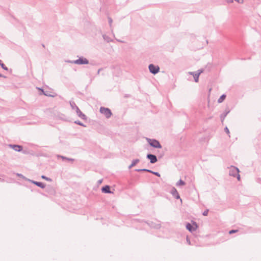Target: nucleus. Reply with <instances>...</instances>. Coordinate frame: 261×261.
I'll list each match as a JSON object with an SVG mask.
<instances>
[{"label":"nucleus","mask_w":261,"mask_h":261,"mask_svg":"<svg viewBox=\"0 0 261 261\" xmlns=\"http://www.w3.org/2000/svg\"><path fill=\"white\" fill-rule=\"evenodd\" d=\"M208 210H206L205 211H204L203 213H202V215L204 216H206L208 215Z\"/></svg>","instance_id":"27"},{"label":"nucleus","mask_w":261,"mask_h":261,"mask_svg":"<svg viewBox=\"0 0 261 261\" xmlns=\"http://www.w3.org/2000/svg\"><path fill=\"white\" fill-rule=\"evenodd\" d=\"M101 70H102V68H100V69H99L98 70V71H97V73H98V74H99V72H100V71Z\"/></svg>","instance_id":"33"},{"label":"nucleus","mask_w":261,"mask_h":261,"mask_svg":"<svg viewBox=\"0 0 261 261\" xmlns=\"http://www.w3.org/2000/svg\"><path fill=\"white\" fill-rule=\"evenodd\" d=\"M187 241L188 242V243H189V244H190V241L188 240V238H187Z\"/></svg>","instance_id":"34"},{"label":"nucleus","mask_w":261,"mask_h":261,"mask_svg":"<svg viewBox=\"0 0 261 261\" xmlns=\"http://www.w3.org/2000/svg\"><path fill=\"white\" fill-rule=\"evenodd\" d=\"M70 105L72 110H75L77 116L80 117L82 119L86 120V116L85 114H84L80 110L79 107L76 106L75 103L74 101H70Z\"/></svg>","instance_id":"1"},{"label":"nucleus","mask_w":261,"mask_h":261,"mask_svg":"<svg viewBox=\"0 0 261 261\" xmlns=\"http://www.w3.org/2000/svg\"><path fill=\"white\" fill-rule=\"evenodd\" d=\"M66 62L77 65H86L89 64V60L83 56L79 57L77 60L73 61L68 60Z\"/></svg>","instance_id":"2"},{"label":"nucleus","mask_w":261,"mask_h":261,"mask_svg":"<svg viewBox=\"0 0 261 261\" xmlns=\"http://www.w3.org/2000/svg\"><path fill=\"white\" fill-rule=\"evenodd\" d=\"M31 182L34 184V185H35L36 186L42 188V189H44L45 188V184L42 182H39V181H34V180H31Z\"/></svg>","instance_id":"13"},{"label":"nucleus","mask_w":261,"mask_h":261,"mask_svg":"<svg viewBox=\"0 0 261 261\" xmlns=\"http://www.w3.org/2000/svg\"><path fill=\"white\" fill-rule=\"evenodd\" d=\"M146 158L150 160V163L151 164H154L158 161L157 157L156 155L151 153L147 154Z\"/></svg>","instance_id":"9"},{"label":"nucleus","mask_w":261,"mask_h":261,"mask_svg":"<svg viewBox=\"0 0 261 261\" xmlns=\"http://www.w3.org/2000/svg\"><path fill=\"white\" fill-rule=\"evenodd\" d=\"M99 111L102 114L104 115L107 118H110L112 115L111 110L107 108L101 107Z\"/></svg>","instance_id":"5"},{"label":"nucleus","mask_w":261,"mask_h":261,"mask_svg":"<svg viewBox=\"0 0 261 261\" xmlns=\"http://www.w3.org/2000/svg\"><path fill=\"white\" fill-rule=\"evenodd\" d=\"M186 185V183L184 181H183L181 179H180L176 184V186H184Z\"/></svg>","instance_id":"19"},{"label":"nucleus","mask_w":261,"mask_h":261,"mask_svg":"<svg viewBox=\"0 0 261 261\" xmlns=\"http://www.w3.org/2000/svg\"><path fill=\"white\" fill-rule=\"evenodd\" d=\"M149 171H150V172H149V173H152V174H154V175H156V176H157L158 177L160 176V174L159 172H158L152 171L151 170H149Z\"/></svg>","instance_id":"22"},{"label":"nucleus","mask_w":261,"mask_h":261,"mask_svg":"<svg viewBox=\"0 0 261 261\" xmlns=\"http://www.w3.org/2000/svg\"><path fill=\"white\" fill-rule=\"evenodd\" d=\"M2 77H4V78H5V79H6V78H7V76H5V75H3V74H2Z\"/></svg>","instance_id":"35"},{"label":"nucleus","mask_w":261,"mask_h":261,"mask_svg":"<svg viewBox=\"0 0 261 261\" xmlns=\"http://www.w3.org/2000/svg\"><path fill=\"white\" fill-rule=\"evenodd\" d=\"M238 230H236V229H232V230H230L229 231V234H232L233 233H236L238 231Z\"/></svg>","instance_id":"26"},{"label":"nucleus","mask_w":261,"mask_h":261,"mask_svg":"<svg viewBox=\"0 0 261 261\" xmlns=\"http://www.w3.org/2000/svg\"><path fill=\"white\" fill-rule=\"evenodd\" d=\"M229 112H230V110H229L228 108H227V109H226L225 111L221 115L220 118H221V120L222 122H223V121L225 119V118L226 117V116Z\"/></svg>","instance_id":"12"},{"label":"nucleus","mask_w":261,"mask_h":261,"mask_svg":"<svg viewBox=\"0 0 261 261\" xmlns=\"http://www.w3.org/2000/svg\"><path fill=\"white\" fill-rule=\"evenodd\" d=\"M74 123L76 124H78L79 125H81V126H84V127H86V125H84L82 122H81V121H79V120H77V121H75L74 122Z\"/></svg>","instance_id":"23"},{"label":"nucleus","mask_w":261,"mask_h":261,"mask_svg":"<svg viewBox=\"0 0 261 261\" xmlns=\"http://www.w3.org/2000/svg\"><path fill=\"white\" fill-rule=\"evenodd\" d=\"M148 69L149 72L153 74H155L160 71V67L158 66L155 65L153 64H150L149 65Z\"/></svg>","instance_id":"7"},{"label":"nucleus","mask_w":261,"mask_h":261,"mask_svg":"<svg viewBox=\"0 0 261 261\" xmlns=\"http://www.w3.org/2000/svg\"><path fill=\"white\" fill-rule=\"evenodd\" d=\"M226 1L228 3H232L233 2L234 0H226Z\"/></svg>","instance_id":"31"},{"label":"nucleus","mask_w":261,"mask_h":261,"mask_svg":"<svg viewBox=\"0 0 261 261\" xmlns=\"http://www.w3.org/2000/svg\"><path fill=\"white\" fill-rule=\"evenodd\" d=\"M41 177L42 178V179H44L47 181H52V179L49 177H47L46 176H45V175H42L41 176Z\"/></svg>","instance_id":"21"},{"label":"nucleus","mask_w":261,"mask_h":261,"mask_svg":"<svg viewBox=\"0 0 261 261\" xmlns=\"http://www.w3.org/2000/svg\"><path fill=\"white\" fill-rule=\"evenodd\" d=\"M226 96L225 94H222L220 97L218 99V103H221L222 102L224 99H225Z\"/></svg>","instance_id":"18"},{"label":"nucleus","mask_w":261,"mask_h":261,"mask_svg":"<svg viewBox=\"0 0 261 261\" xmlns=\"http://www.w3.org/2000/svg\"><path fill=\"white\" fill-rule=\"evenodd\" d=\"M108 21L110 25H111L113 22V20L111 17H108Z\"/></svg>","instance_id":"28"},{"label":"nucleus","mask_w":261,"mask_h":261,"mask_svg":"<svg viewBox=\"0 0 261 261\" xmlns=\"http://www.w3.org/2000/svg\"><path fill=\"white\" fill-rule=\"evenodd\" d=\"M102 37L103 39L108 43L112 42L113 41L112 39H111L110 37L107 36V35L104 34L102 35Z\"/></svg>","instance_id":"17"},{"label":"nucleus","mask_w":261,"mask_h":261,"mask_svg":"<svg viewBox=\"0 0 261 261\" xmlns=\"http://www.w3.org/2000/svg\"><path fill=\"white\" fill-rule=\"evenodd\" d=\"M102 192L104 193H111L112 192L110 190V187L108 185H106L101 188Z\"/></svg>","instance_id":"14"},{"label":"nucleus","mask_w":261,"mask_h":261,"mask_svg":"<svg viewBox=\"0 0 261 261\" xmlns=\"http://www.w3.org/2000/svg\"><path fill=\"white\" fill-rule=\"evenodd\" d=\"M186 226V228L190 232L196 230L198 227L197 224L195 222H193L192 224L187 223Z\"/></svg>","instance_id":"8"},{"label":"nucleus","mask_w":261,"mask_h":261,"mask_svg":"<svg viewBox=\"0 0 261 261\" xmlns=\"http://www.w3.org/2000/svg\"><path fill=\"white\" fill-rule=\"evenodd\" d=\"M118 42H122V41H120V40H118Z\"/></svg>","instance_id":"37"},{"label":"nucleus","mask_w":261,"mask_h":261,"mask_svg":"<svg viewBox=\"0 0 261 261\" xmlns=\"http://www.w3.org/2000/svg\"><path fill=\"white\" fill-rule=\"evenodd\" d=\"M57 158H61L63 160H65V159H66L67 157L63 156V155H57Z\"/></svg>","instance_id":"24"},{"label":"nucleus","mask_w":261,"mask_h":261,"mask_svg":"<svg viewBox=\"0 0 261 261\" xmlns=\"http://www.w3.org/2000/svg\"><path fill=\"white\" fill-rule=\"evenodd\" d=\"M66 161H70V162H73L74 161V159H72V158H66V159H65Z\"/></svg>","instance_id":"29"},{"label":"nucleus","mask_w":261,"mask_h":261,"mask_svg":"<svg viewBox=\"0 0 261 261\" xmlns=\"http://www.w3.org/2000/svg\"><path fill=\"white\" fill-rule=\"evenodd\" d=\"M211 91V88H210V89H209V94L210 93Z\"/></svg>","instance_id":"36"},{"label":"nucleus","mask_w":261,"mask_h":261,"mask_svg":"<svg viewBox=\"0 0 261 261\" xmlns=\"http://www.w3.org/2000/svg\"><path fill=\"white\" fill-rule=\"evenodd\" d=\"M170 193L175 198L177 199L180 198V196L177 190L174 187L171 189Z\"/></svg>","instance_id":"11"},{"label":"nucleus","mask_w":261,"mask_h":261,"mask_svg":"<svg viewBox=\"0 0 261 261\" xmlns=\"http://www.w3.org/2000/svg\"><path fill=\"white\" fill-rule=\"evenodd\" d=\"M224 130L228 135L229 134L230 132L227 127H225Z\"/></svg>","instance_id":"30"},{"label":"nucleus","mask_w":261,"mask_h":261,"mask_svg":"<svg viewBox=\"0 0 261 261\" xmlns=\"http://www.w3.org/2000/svg\"><path fill=\"white\" fill-rule=\"evenodd\" d=\"M0 66L1 67L5 70H6V71H9L10 73H11L12 72V69H9L4 63L3 62H2V61L1 60H0Z\"/></svg>","instance_id":"15"},{"label":"nucleus","mask_w":261,"mask_h":261,"mask_svg":"<svg viewBox=\"0 0 261 261\" xmlns=\"http://www.w3.org/2000/svg\"><path fill=\"white\" fill-rule=\"evenodd\" d=\"M9 146L10 148L18 152H20L23 149L22 146L19 145L9 144Z\"/></svg>","instance_id":"10"},{"label":"nucleus","mask_w":261,"mask_h":261,"mask_svg":"<svg viewBox=\"0 0 261 261\" xmlns=\"http://www.w3.org/2000/svg\"><path fill=\"white\" fill-rule=\"evenodd\" d=\"M147 142L149 143V144L152 147H154L155 148H161L162 145H161L160 142L154 139H149L147 138Z\"/></svg>","instance_id":"4"},{"label":"nucleus","mask_w":261,"mask_h":261,"mask_svg":"<svg viewBox=\"0 0 261 261\" xmlns=\"http://www.w3.org/2000/svg\"><path fill=\"white\" fill-rule=\"evenodd\" d=\"M135 171L137 172H150L149 169H136Z\"/></svg>","instance_id":"20"},{"label":"nucleus","mask_w":261,"mask_h":261,"mask_svg":"<svg viewBox=\"0 0 261 261\" xmlns=\"http://www.w3.org/2000/svg\"><path fill=\"white\" fill-rule=\"evenodd\" d=\"M38 89H39V90H41L45 95H46V96H51V95H50L48 94L47 93H45L42 89H41V88H38Z\"/></svg>","instance_id":"25"},{"label":"nucleus","mask_w":261,"mask_h":261,"mask_svg":"<svg viewBox=\"0 0 261 261\" xmlns=\"http://www.w3.org/2000/svg\"><path fill=\"white\" fill-rule=\"evenodd\" d=\"M0 76H2V74L0 73Z\"/></svg>","instance_id":"38"},{"label":"nucleus","mask_w":261,"mask_h":261,"mask_svg":"<svg viewBox=\"0 0 261 261\" xmlns=\"http://www.w3.org/2000/svg\"><path fill=\"white\" fill-rule=\"evenodd\" d=\"M102 179H100L98 181V183L100 184L102 182Z\"/></svg>","instance_id":"32"},{"label":"nucleus","mask_w":261,"mask_h":261,"mask_svg":"<svg viewBox=\"0 0 261 261\" xmlns=\"http://www.w3.org/2000/svg\"><path fill=\"white\" fill-rule=\"evenodd\" d=\"M239 169L233 166H231L229 168V175L233 177H237L238 180L240 179V175H239Z\"/></svg>","instance_id":"3"},{"label":"nucleus","mask_w":261,"mask_h":261,"mask_svg":"<svg viewBox=\"0 0 261 261\" xmlns=\"http://www.w3.org/2000/svg\"><path fill=\"white\" fill-rule=\"evenodd\" d=\"M140 160L139 159H135L133 160L132 164L128 166V169H131L132 167L135 166L139 162Z\"/></svg>","instance_id":"16"},{"label":"nucleus","mask_w":261,"mask_h":261,"mask_svg":"<svg viewBox=\"0 0 261 261\" xmlns=\"http://www.w3.org/2000/svg\"><path fill=\"white\" fill-rule=\"evenodd\" d=\"M204 71L203 69H200L198 70L196 72H189L190 74L193 75L194 82H197L199 81V77L201 73H203Z\"/></svg>","instance_id":"6"}]
</instances>
